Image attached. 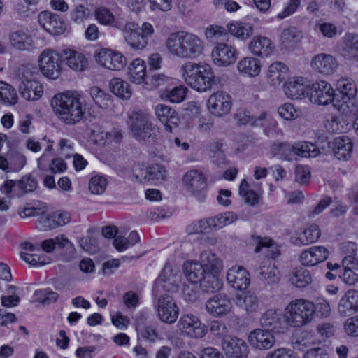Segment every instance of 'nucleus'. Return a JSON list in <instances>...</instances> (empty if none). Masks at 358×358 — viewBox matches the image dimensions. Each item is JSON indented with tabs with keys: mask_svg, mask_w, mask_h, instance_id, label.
<instances>
[{
	"mask_svg": "<svg viewBox=\"0 0 358 358\" xmlns=\"http://www.w3.org/2000/svg\"><path fill=\"white\" fill-rule=\"evenodd\" d=\"M179 277L169 262H166L161 274L156 279L153 292L159 298L157 310L159 320L166 324H173L179 315V308L173 298L163 292H173L177 289Z\"/></svg>",
	"mask_w": 358,
	"mask_h": 358,
	"instance_id": "1",
	"label": "nucleus"
},
{
	"mask_svg": "<svg viewBox=\"0 0 358 358\" xmlns=\"http://www.w3.org/2000/svg\"><path fill=\"white\" fill-rule=\"evenodd\" d=\"M168 52L174 57L194 59L203 53L204 43L197 35L180 31L171 33L166 40Z\"/></svg>",
	"mask_w": 358,
	"mask_h": 358,
	"instance_id": "2",
	"label": "nucleus"
},
{
	"mask_svg": "<svg viewBox=\"0 0 358 358\" xmlns=\"http://www.w3.org/2000/svg\"><path fill=\"white\" fill-rule=\"evenodd\" d=\"M50 104L57 117L68 125L79 123L85 113V108L76 92L56 94L51 99Z\"/></svg>",
	"mask_w": 358,
	"mask_h": 358,
	"instance_id": "3",
	"label": "nucleus"
},
{
	"mask_svg": "<svg viewBox=\"0 0 358 358\" xmlns=\"http://www.w3.org/2000/svg\"><path fill=\"white\" fill-rule=\"evenodd\" d=\"M180 72L185 82L197 92L209 91L215 84V75L209 64L187 62L180 66Z\"/></svg>",
	"mask_w": 358,
	"mask_h": 358,
	"instance_id": "4",
	"label": "nucleus"
},
{
	"mask_svg": "<svg viewBox=\"0 0 358 358\" xmlns=\"http://www.w3.org/2000/svg\"><path fill=\"white\" fill-rule=\"evenodd\" d=\"M129 130L132 136L139 142L153 143L159 134V129L145 113L134 112L129 119Z\"/></svg>",
	"mask_w": 358,
	"mask_h": 358,
	"instance_id": "5",
	"label": "nucleus"
},
{
	"mask_svg": "<svg viewBox=\"0 0 358 358\" xmlns=\"http://www.w3.org/2000/svg\"><path fill=\"white\" fill-rule=\"evenodd\" d=\"M312 302L296 299L291 301L285 307V314L289 327H301L312 320Z\"/></svg>",
	"mask_w": 358,
	"mask_h": 358,
	"instance_id": "6",
	"label": "nucleus"
},
{
	"mask_svg": "<svg viewBox=\"0 0 358 358\" xmlns=\"http://www.w3.org/2000/svg\"><path fill=\"white\" fill-rule=\"evenodd\" d=\"M336 90L342 95V102L336 99L334 106L341 113L348 115L355 113L357 106L355 104V98L357 94V87L351 78H342L336 82Z\"/></svg>",
	"mask_w": 358,
	"mask_h": 358,
	"instance_id": "7",
	"label": "nucleus"
},
{
	"mask_svg": "<svg viewBox=\"0 0 358 358\" xmlns=\"http://www.w3.org/2000/svg\"><path fill=\"white\" fill-rule=\"evenodd\" d=\"M62 55L52 49L42 51L38 58V66L43 76L57 79L61 73Z\"/></svg>",
	"mask_w": 358,
	"mask_h": 358,
	"instance_id": "8",
	"label": "nucleus"
},
{
	"mask_svg": "<svg viewBox=\"0 0 358 358\" xmlns=\"http://www.w3.org/2000/svg\"><path fill=\"white\" fill-rule=\"evenodd\" d=\"M37 182L31 176H26L19 180H7L0 187V191L8 198L20 197L36 189Z\"/></svg>",
	"mask_w": 358,
	"mask_h": 358,
	"instance_id": "9",
	"label": "nucleus"
},
{
	"mask_svg": "<svg viewBox=\"0 0 358 358\" xmlns=\"http://www.w3.org/2000/svg\"><path fill=\"white\" fill-rule=\"evenodd\" d=\"M206 105L212 115L221 117L227 115L230 112L232 100L228 93L224 91H217L208 97Z\"/></svg>",
	"mask_w": 358,
	"mask_h": 358,
	"instance_id": "10",
	"label": "nucleus"
},
{
	"mask_svg": "<svg viewBox=\"0 0 358 358\" xmlns=\"http://www.w3.org/2000/svg\"><path fill=\"white\" fill-rule=\"evenodd\" d=\"M177 327L182 335L190 338H200L206 335L205 326L201 324L198 317L192 314L182 315Z\"/></svg>",
	"mask_w": 358,
	"mask_h": 358,
	"instance_id": "11",
	"label": "nucleus"
},
{
	"mask_svg": "<svg viewBox=\"0 0 358 358\" xmlns=\"http://www.w3.org/2000/svg\"><path fill=\"white\" fill-rule=\"evenodd\" d=\"M183 181L189 192L199 201L206 196V181L203 173L198 170H191L186 173Z\"/></svg>",
	"mask_w": 358,
	"mask_h": 358,
	"instance_id": "12",
	"label": "nucleus"
},
{
	"mask_svg": "<svg viewBox=\"0 0 358 358\" xmlns=\"http://www.w3.org/2000/svg\"><path fill=\"white\" fill-rule=\"evenodd\" d=\"M95 57L99 64L112 71H120L127 64V59L121 52L110 49L101 48Z\"/></svg>",
	"mask_w": 358,
	"mask_h": 358,
	"instance_id": "13",
	"label": "nucleus"
},
{
	"mask_svg": "<svg viewBox=\"0 0 358 358\" xmlns=\"http://www.w3.org/2000/svg\"><path fill=\"white\" fill-rule=\"evenodd\" d=\"M259 322L261 326L264 327L266 331H271L275 334L284 333L289 327L285 314H282L273 309L266 310L261 316Z\"/></svg>",
	"mask_w": 358,
	"mask_h": 358,
	"instance_id": "14",
	"label": "nucleus"
},
{
	"mask_svg": "<svg viewBox=\"0 0 358 358\" xmlns=\"http://www.w3.org/2000/svg\"><path fill=\"white\" fill-rule=\"evenodd\" d=\"M335 92L331 85L324 80L313 85L310 94V100L317 105L326 106L331 103H337Z\"/></svg>",
	"mask_w": 358,
	"mask_h": 358,
	"instance_id": "15",
	"label": "nucleus"
},
{
	"mask_svg": "<svg viewBox=\"0 0 358 358\" xmlns=\"http://www.w3.org/2000/svg\"><path fill=\"white\" fill-rule=\"evenodd\" d=\"M125 42L133 50H142L148 44V41L139 31V26L135 22H127L122 28Z\"/></svg>",
	"mask_w": 358,
	"mask_h": 358,
	"instance_id": "16",
	"label": "nucleus"
},
{
	"mask_svg": "<svg viewBox=\"0 0 358 358\" xmlns=\"http://www.w3.org/2000/svg\"><path fill=\"white\" fill-rule=\"evenodd\" d=\"M212 58L215 65L227 66L233 64L237 59V51L231 45L220 43L212 50Z\"/></svg>",
	"mask_w": 358,
	"mask_h": 358,
	"instance_id": "17",
	"label": "nucleus"
},
{
	"mask_svg": "<svg viewBox=\"0 0 358 358\" xmlns=\"http://www.w3.org/2000/svg\"><path fill=\"white\" fill-rule=\"evenodd\" d=\"M221 348L227 358H241L248 354L245 342L236 336L224 337L221 341Z\"/></svg>",
	"mask_w": 358,
	"mask_h": 358,
	"instance_id": "18",
	"label": "nucleus"
},
{
	"mask_svg": "<svg viewBox=\"0 0 358 358\" xmlns=\"http://www.w3.org/2000/svg\"><path fill=\"white\" fill-rule=\"evenodd\" d=\"M310 65L313 70L320 73L331 75L336 71L338 64L333 55L319 53L313 57Z\"/></svg>",
	"mask_w": 358,
	"mask_h": 358,
	"instance_id": "19",
	"label": "nucleus"
},
{
	"mask_svg": "<svg viewBox=\"0 0 358 358\" xmlns=\"http://www.w3.org/2000/svg\"><path fill=\"white\" fill-rule=\"evenodd\" d=\"M250 241L251 244L255 246V252H262L266 257L273 259L279 256V248L271 238L253 234L250 237Z\"/></svg>",
	"mask_w": 358,
	"mask_h": 358,
	"instance_id": "20",
	"label": "nucleus"
},
{
	"mask_svg": "<svg viewBox=\"0 0 358 358\" xmlns=\"http://www.w3.org/2000/svg\"><path fill=\"white\" fill-rule=\"evenodd\" d=\"M329 256V250L324 246H312L303 250L299 259L302 265L313 266L324 262Z\"/></svg>",
	"mask_w": 358,
	"mask_h": 358,
	"instance_id": "21",
	"label": "nucleus"
},
{
	"mask_svg": "<svg viewBox=\"0 0 358 358\" xmlns=\"http://www.w3.org/2000/svg\"><path fill=\"white\" fill-rule=\"evenodd\" d=\"M227 280L229 285L236 290H245L250 285L249 273L243 267L235 266L227 272Z\"/></svg>",
	"mask_w": 358,
	"mask_h": 358,
	"instance_id": "22",
	"label": "nucleus"
},
{
	"mask_svg": "<svg viewBox=\"0 0 358 358\" xmlns=\"http://www.w3.org/2000/svg\"><path fill=\"white\" fill-rule=\"evenodd\" d=\"M38 20L41 27L51 34L59 35L65 30L64 23L59 16L50 12H41Z\"/></svg>",
	"mask_w": 358,
	"mask_h": 358,
	"instance_id": "23",
	"label": "nucleus"
},
{
	"mask_svg": "<svg viewBox=\"0 0 358 358\" xmlns=\"http://www.w3.org/2000/svg\"><path fill=\"white\" fill-rule=\"evenodd\" d=\"M155 115L162 122L167 131L172 132V129L176 127L180 119L177 113L171 107L164 104H158L155 108Z\"/></svg>",
	"mask_w": 358,
	"mask_h": 358,
	"instance_id": "24",
	"label": "nucleus"
},
{
	"mask_svg": "<svg viewBox=\"0 0 358 358\" xmlns=\"http://www.w3.org/2000/svg\"><path fill=\"white\" fill-rule=\"evenodd\" d=\"M248 339L252 347L259 350L270 349L275 343L274 336L269 331L262 329L251 331Z\"/></svg>",
	"mask_w": 358,
	"mask_h": 358,
	"instance_id": "25",
	"label": "nucleus"
},
{
	"mask_svg": "<svg viewBox=\"0 0 358 358\" xmlns=\"http://www.w3.org/2000/svg\"><path fill=\"white\" fill-rule=\"evenodd\" d=\"M231 303L226 295L217 294L208 299L206 304L207 311L213 316H221L231 311Z\"/></svg>",
	"mask_w": 358,
	"mask_h": 358,
	"instance_id": "26",
	"label": "nucleus"
},
{
	"mask_svg": "<svg viewBox=\"0 0 358 358\" xmlns=\"http://www.w3.org/2000/svg\"><path fill=\"white\" fill-rule=\"evenodd\" d=\"M306 79L303 77L289 78L284 85V92L288 98L301 99L307 93Z\"/></svg>",
	"mask_w": 358,
	"mask_h": 358,
	"instance_id": "27",
	"label": "nucleus"
},
{
	"mask_svg": "<svg viewBox=\"0 0 358 358\" xmlns=\"http://www.w3.org/2000/svg\"><path fill=\"white\" fill-rule=\"evenodd\" d=\"M358 310V291L350 289L341 299L338 311L343 317L350 316Z\"/></svg>",
	"mask_w": 358,
	"mask_h": 358,
	"instance_id": "28",
	"label": "nucleus"
},
{
	"mask_svg": "<svg viewBox=\"0 0 358 358\" xmlns=\"http://www.w3.org/2000/svg\"><path fill=\"white\" fill-rule=\"evenodd\" d=\"M343 272L340 278L349 285L358 282V260L353 256L349 255L343 259Z\"/></svg>",
	"mask_w": 358,
	"mask_h": 358,
	"instance_id": "29",
	"label": "nucleus"
},
{
	"mask_svg": "<svg viewBox=\"0 0 358 358\" xmlns=\"http://www.w3.org/2000/svg\"><path fill=\"white\" fill-rule=\"evenodd\" d=\"M332 145L334 155L338 160L348 161L351 157L353 143L350 138L347 136L336 137Z\"/></svg>",
	"mask_w": 358,
	"mask_h": 358,
	"instance_id": "30",
	"label": "nucleus"
},
{
	"mask_svg": "<svg viewBox=\"0 0 358 358\" xmlns=\"http://www.w3.org/2000/svg\"><path fill=\"white\" fill-rule=\"evenodd\" d=\"M62 57L66 65L74 71H84L88 64L87 57L83 53L67 48L62 51Z\"/></svg>",
	"mask_w": 358,
	"mask_h": 358,
	"instance_id": "31",
	"label": "nucleus"
},
{
	"mask_svg": "<svg viewBox=\"0 0 358 358\" xmlns=\"http://www.w3.org/2000/svg\"><path fill=\"white\" fill-rule=\"evenodd\" d=\"M248 48L255 55L267 57L273 52L275 47L268 38L258 36L250 41Z\"/></svg>",
	"mask_w": 358,
	"mask_h": 358,
	"instance_id": "32",
	"label": "nucleus"
},
{
	"mask_svg": "<svg viewBox=\"0 0 358 358\" xmlns=\"http://www.w3.org/2000/svg\"><path fill=\"white\" fill-rule=\"evenodd\" d=\"M199 262L206 273H219L223 269L222 259L210 250L201 253Z\"/></svg>",
	"mask_w": 358,
	"mask_h": 358,
	"instance_id": "33",
	"label": "nucleus"
},
{
	"mask_svg": "<svg viewBox=\"0 0 358 358\" xmlns=\"http://www.w3.org/2000/svg\"><path fill=\"white\" fill-rule=\"evenodd\" d=\"M129 80L135 84L148 85L146 81V64L140 58L135 59L128 67Z\"/></svg>",
	"mask_w": 358,
	"mask_h": 358,
	"instance_id": "34",
	"label": "nucleus"
},
{
	"mask_svg": "<svg viewBox=\"0 0 358 358\" xmlns=\"http://www.w3.org/2000/svg\"><path fill=\"white\" fill-rule=\"evenodd\" d=\"M19 90L22 96L28 101L38 100L43 93L42 85L34 80L23 81L19 86Z\"/></svg>",
	"mask_w": 358,
	"mask_h": 358,
	"instance_id": "35",
	"label": "nucleus"
},
{
	"mask_svg": "<svg viewBox=\"0 0 358 358\" xmlns=\"http://www.w3.org/2000/svg\"><path fill=\"white\" fill-rule=\"evenodd\" d=\"M261 68L260 61L252 57H244L237 64L238 71L243 76L256 77L260 73Z\"/></svg>",
	"mask_w": 358,
	"mask_h": 358,
	"instance_id": "36",
	"label": "nucleus"
},
{
	"mask_svg": "<svg viewBox=\"0 0 358 358\" xmlns=\"http://www.w3.org/2000/svg\"><path fill=\"white\" fill-rule=\"evenodd\" d=\"M183 271L187 279L192 283H197L206 272L199 261L188 260L183 264Z\"/></svg>",
	"mask_w": 358,
	"mask_h": 358,
	"instance_id": "37",
	"label": "nucleus"
},
{
	"mask_svg": "<svg viewBox=\"0 0 358 358\" xmlns=\"http://www.w3.org/2000/svg\"><path fill=\"white\" fill-rule=\"evenodd\" d=\"M287 67L282 62L271 64L267 73L269 83L273 86H278L287 78Z\"/></svg>",
	"mask_w": 358,
	"mask_h": 358,
	"instance_id": "38",
	"label": "nucleus"
},
{
	"mask_svg": "<svg viewBox=\"0 0 358 358\" xmlns=\"http://www.w3.org/2000/svg\"><path fill=\"white\" fill-rule=\"evenodd\" d=\"M342 55L358 62V38L347 34L342 38Z\"/></svg>",
	"mask_w": 358,
	"mask_h": 358,
	"instance_id": "39",
	"label": "nucleus"
},
{
	"mask_svg": "<svg viewBox=\"0 0 358 358\" xmlns=\"http://www.w3.org/2000/svg\"><path fill=\"white\" fill-rule=\"evenodd\" d=\"M227 28L231 35L243 41L248 39L253 34V25L249 22L233 21Z\"/></svg>",
	"mask_w": 358,
	"mask_h": 358,
	"instance_id": "40",
	"label": "nucleus"
},
{
	"mask_svg": "<svg viewBox=\"0 0 358 358\" xmlns=\"http://www.w3.org/2000/svg\"><path fill=\"white\" fill-rule=\"evenodd\" d=\"M9 39L11 46L17 50L29 51L34 48L31 36L22 31L12 32Z\"/></svg>",
	"mask_w": 358,
	"mask_h": 358,
	"instance_id": "41",
	"label": "nucleus"
},
{
	"mask_svg": "<svg viewBox=\"0 0 358 358\" xmlns=\"http://www.w3.org/2000/svg\"><path fill=\"white\" fill-rule=\"evenodd\" d=\"M167 171L161 164H154L146 167L143 178L154 185L161 184L166 179Z\"/></svg>",
	"mask_w": 358,
	"mask_h": 358,
	"instance_id": "42",
	"label": "nucleus"
},
{
	"mask_svg": "<svg viewBox=\"0 0 358 358\" xmlns=\"http://www.w3.org/2000/svg\"><path fill=\"white\" fill-rule=\"evenodd\" d=\"M237 219L238 217L236 213L231 211H227L216 216L209 217L207 219L209 231L220 229L234 222Z\"/></svg>",
	"mask_w": 358,
	"mask_h": 358,
	"instance_id": "43",
	"label": "nucleus"
},
{
	"mask_svg": "<svg viewBox=\"0 0 358 358\" xmlns=\"http://www.w3.org/2000/svg\"><path fill=\"white\" fill-rule=\"evenodd\" d=\"M262 191L260 187L256 190L250 188V185L245 179H243L239 185V194L244 201L250 205L255 206L259 203Z\"/></svg>",
	"mask_w": 358,
	"mask_h": 358,
	"instance_id": "44",
	"label": "nucleus"
},
{
	"mask_svg": "<svg viewBox=\"0 0 358 358\" xmlns=\"http://www.w3.org/2000/svg\"><path fill=\"white\" fill-rule=\"evenodd\" d=\"M201 289L206 293H213L221 289L222 280L219 278L218 273H206L199 280Z\"/></svg>",
	"mask_w": 358,
	"mask_h": 358,
	"instance_id": "45",
	"label": "nucleus"
},
{
	"mask_svg": "<svg viewBox=\"0 0 358 358\" xmlns=\"http://www.w3.org/2000/svg\"><path fill=\"white\" fill-rule=\"evenodd\" d=\"M294 159L295 157H316L320 154L317 146L313 143L301 141L293 145Z\"/></svg>",
	"mask_w": 358,
	"mask_h": 358,
	"instance_id": "46",
	"label": "nucleus"
},
{
	"mask_svg": "<svg viewBox=\"0 0 358 358\" xmlns=\"http://www.w3.org/2000/svg\"><path fill=\"white\" fill-rule=\"evenodd\" d=\"M111 92L122 99H129L131 96L132 90L129 84L119 78L111 79L109 83Z\"/></svg>",
	"mask_w": 358,
	"mask_h": 358,
	"instance_id": "47",
	"label": "nucleus"
},
{
	"mask_svg": "<svg viewBox=\"0 0 358 358\" xmlns=\"http://www.w3.org/2000/svg\"><path fill=\"white\" fill-rule=\"evenodd\" d=\"M271 153L281 160H294L293 145L286 142L274 143L271 146Z\"/></svg>",
	"mask_w": 358,
	"mask_h": 358,
	"instance_id": "48",
	"label": "nucleus"
},
{
	"mask_svg": "<svg viewBox=\"0 0 358 358\" xmlns=\"http://www.w3.org/2000/svg\"><path fill=\"white\" fill-rule=\"evenodd\" d=\"M236 303L249 313L257 312L259 309L257 296L248 292L243 296H237Z\"/></svg>",
	"mask_w": 358,
	"mask_h": 358,
	"instance_id": "49",
	"label": "nucleus"
},
{
	"mask_svg": "<svg viewBox=\"0 0 358 358\" xmlns=\"http://www.w3.org/2000/svg\"><path fill=\"white\" fill-rule=\"evenodd\" d=\"M302 37V33L299 29L291 27L282 31L280 41L285 48H289L299 43Z\"/></svg>",
	"mask_w": 358,
	"mask_h": 358,
	"instance_id": "50",
	"label": "nucleus"
},
{
	"mask_svg": "<svg viewBox=\"0 0 358 358\" xmlns=\"http://www.w3.org/2000/svg\"><path fill=\"white\" fill-rule=\"evenodd\" d=\"M289 280L294 286L303 288L312 282V276L308 270L299 268L292 273Z\"/></svg>",
	"mask_w": 358,
	"mask_h": 358,
	"instance_id": "51",
	"label": "nucleus"
},
{
	"mask_svg": "<svg viewBox=\"0 0 358 358\" xmlns=\"http://www.w3.org/2000/svg\"><path fill=\"white\" fill-rule=\"evenodd\" d=\"M259 278L268 284H275L278 281V270L274 264L268 262L266 264L259 268Z\"/></svg>",
	"mask_w": 358,
	"mask_h": 358,
	"instance_id": "52",
	"label": "nucleus"
},
{
	"mask_svg": "<svg viewBox=\"0 0 358 358\" xmlns=\"http://www.w3.org/2000/svg\"><path fill=\"white\" fill-rule=\"evenodd\" d=\"M108 181L106 176L100 174L92 176L88 183V189L93 194H103L106 189Z\"/></svg>",
	"mask_w": 358,
	"mask_h": 358,
	"instance_id": "53",
	"label": "nucleus"
},
{
	"mask_svg": "<svg viewBox=\"0 0 358 358\" xmlns=\"http://www.w3.org/2000/svg\"><path fill=\"white\" fill-rule=\"evenodd\" d=\"M17 102L15 90L9 84L0 82V103L15 105Z\"/></svg>",
	"mask_w": 358,
	"mask_h": 358,
	"instance_id": "54",
	"label": "nucleus"
},
{
	"mask_svg": "<svg viewBox=\"0 0 358 358\" xmlns=\"http://www.w3.org/2000/svg\"><path fill=\"white\" fill-rule=\"evenodd\" d=\"M90 93L94 103L100 108H108L111 103L110 95L96 86L91 87Z\"/></svg>",
	"mask_w": 358,
	"mask_h": 358,
	"instance_id": "55",
	"label": "nucleus"
},
{
	"mask_svg": "<svg viewBox=\"0 0 358 358\" xmlns=\"http://www.w3.org/2000/svg\"><path fill=\"white\" fill-rule=\"evenodd\" d=\"M324 125L327 131L331 134L342 133L345 131V122L334 115H329L326 117Z\"/></svg>",
	"mask_w": 358,
	"mask_h": 358,
	"instance_id": "56",
	"label": "nucleus"
},
{
	"mask_svg": "<svg viewBox=\"0 0 358 358\" xmlns=\"http://www.w3.org/2000/svg\"><path fill=\"white\" fill-rule=\"evenodd\" d=\"M187 92L186 87L179 85L170 90H166L164 97L171 103H179L184 101Z\"/></svg>",
	"mask_w": 358,
	"mask_h": 358,
	"instance_id": "57",
	"label": "nucleus"
},
{
	"mask_svg": "<svg viewBox=\"0 0 358 358\" xmlns=\"http://www.w3.org/2000/svg\"><path fill=\"white\" fill-rule=\"evenodd\" d=\"M312 306L313 319L315 315L320 317H327L331 313V308L329 303L323 299H318L315 303L312 302Z\"/></svg>",
	"mask_w": 358,
	"mask_h": 358,
	"instance_id": "58",
	"label": "nucleus"
},
{
	"mask_svg": "<svg viewBox=\"0 0 358 358\" xmlns=\"http://www.w3.org/2000/svg\"><path fill=\"white\" fill-rule=\"evenodd\" d=\"M35 299L42 304H50L55 302L59 294L50 289H38L34 292Z\"/></svg>",
	"mask_w": 358,
	"mask_h": 358,
	"instance_id": "59",
	"label": "nucleus"
},
{
	"mask_svg": "<svg viewBox=\"0 0 358 358\" xmlns=\"http://www.w3.org/2000/svg\"><path fill=\"white\" fill-rule=\"evenodd\" d=\"M316 27L322 36L327 38H334L339 34L338 27L333 23L320 22L317 24Z\"/></svg>",
	"mask_w": 358,
	"mask_h": 358,
	"instance_id": "60",
	"label": "nucleus"
},
{
	"mask_svg": "<svg viewBox=\"0 0 358 358\" xmlns=\"http://www.w3.org/2000/svg\"><path fill=\"white\" fill-rule=\"evenodd\" d=\"M278 113L282 118L286 120H292L299 116V112L291 103H285L279 106Z\"/></svg>",
	"mask_w": 358,
	"mask_h": 358,
	"instance_id": "61",
	"label": "nucleus"
},
{
	"mask_svg": "<svg viewBox=\"0 0 358 358\" xmlns=\"http://www.w3.org/2000/svg\"><path fill=\"white\" fill-rule=\"evenodd\" d=\"M303 236L308 245L315 243L320 236V229L317 224H313L303 231Z\"/></svg>",
	"mask_w": 358,
	"mask_h": 358,
	"instance_id": "62",
	"label": "nucleus"
},
{
	"mask_svg": "<svg viewBox=\"0 0 358 358\" xmlns=\"http://www.w3.org/2000/svg\"><path fill=\"white\" fill-rule=\"evenodd\" d=\"M209 330L213 335L219 338H222V340H223L224 337L229 336L227 335L228 330L226 325L220 321L211 322L209 325Z\"/></svg>",
	"mask_w": 358,
	"mask_h": 358,
	"instance_id": "63",
	"label": "nucleus"
},
{
	"mask_svg": "<svg viewBox=\"0 0 358 358\" xmlns=\"http://www.w3.org/2000/svg\"><path fill=\"white\" fill-rule=\"evenodd\" d=\"M186 231L188 234L208 232L209 228L207 219L194 222L187 227Z\"/></svg>",
	"mask_w": 358,
	"mask_h": 358,
	"instance_id": "64",
	"label": "nucleus"
}]
</instances>
